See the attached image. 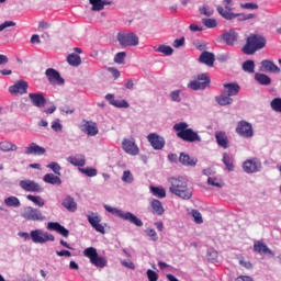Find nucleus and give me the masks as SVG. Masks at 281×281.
I'll use <instances>...</instances> for the list:
<instances>
[{
  "label": "nucleus",
  "mask_w": 281,
  "mask_h": 281,
  "mask_svg": "<svg viewBox=\"0 0 281 281\" xmlns=\"http://www.w3.org/2000/svg\"><path fill=\"white\" fill-rule=\"evenodd\" d=\"M203 25L209 29L216 27L218 25V22H216V19H202Z\"/></svg>",
  "instance_id": "09e8293b"
},
{
  "label": "nucleus",
  "mask_w": 281,
  "mask_h": 281,
  "mask_svg": "<svg viewBox=\"0 0 281 281\" xmlns=\"http://www.w3.org/2000/svg\"><path fill=\"white\" fill-rule=\"evenodd\" d=\"M47 168H49L55 175L60 177V165H58V162H50L47 165Z\"/></svg>",
  "instance_id": "603ef678"
},
{
  "label": "nucleus",
  "mask_w": 281,
  "mask_h": 281,
  "mask_svg": "<svg viewBox=\"0 0 281 281\" xmlns=\"http://www.w3.org/2000/svg\"><path fill=\"white\" fill-rule=\"evenodd\" d=\"M27 81L25 80H19L13 86L9 87V93L12 95H23L27 93Z\"/></svg>",
  "instance_id": "dca6fc26"
},
{
  "label": "nucleus",
  "mask_w": 281,
  "mask_h": 281,
  "mask_svg": "<svg viewBox=\"0 0 281 281\" xmlns=\"http://www.w3.org/2000/svg\"><path fill=\"white\" fill-rule=\"evenodd\" d=\"M147 236L151 238V240H157L159 237L157 236V232L153 228H148L147 231Z\"/></svg>",
  "instance_id": "e2e57ef3"
},
{
  "label": "nucleus",
  "mask_w": 281,
  "mask_h": 281,
  "mask_svg": "<svg viewBox=\"0 0 281 281\" xmlns=\"http://www.w3.org/2000/svg\"><path fill=\"white\" fill-rule=\"evenodd\" d=\"M83 256L86 258H89L91 265H93L98 269H104V267H106L108 265L106 259L104 257H100V255H98V249H95L94 247L86 248L83 250Z\"/></svg>",
  "instance_id": "39448f33"
},
{
  "label": "nucleus",
  "mask_w": 281,
  "mask_h": 281,
  "mask_svg": "<svg viewBox=\"0 0 281 281\" xmlns=\"http://www.w3.org/2000/svg\"><path fill=\"white\" fill-rule=\"evenodd\" d=\"M52 128L55 133H60V131H63V124H60L59 120L53 121Z\"/></svg>",
  "instance_id": "bf43d9fd"
},
{
  "label": "nucleus",
  "mask_w": 281,
  "mask_h": 281,
  "mask_svg": "<svg viewBox=\"0 0 281 281\" xmlns=\"http://www.w3.org/2000/svg\"><path fill=\"white\" fill-rule=\"evenodd\" d=\"M7 207H21V201L19 198L11 195L4 200Z\"/></svg>",
  "instance_id": "58836bf2"
},
{
  "label": "nucleus",
  "mask_w": 281,
  "mask_h": 281,
  "mask_svg": "<svg viewBox=\"0 0 281 281\" xmlns=\"http://www.w3.org/2000/svg\"><path fill=\"white\" fill-rule=\"evenodd\" d=\"M215 102H217V104H220V106H227L229 104H233L234 99H232L229 95L227 94H221L215 97Z\"/></svg>",
  "instance_id": "c9c22d12"
},
{
  "label": "nucleus",
  "mask_w": 281,
  "mask_h": 281,
  "mask_svg": "<svg viewBox=\"0 0 281 281\" xmlns=\"http://www.w3.org/2000/svg\"><path fill=\"white\" fill-rule=\"evenodd\" d=\"M147 140L149 142L154 150H161L164 146H166V139L164 138V136H159L158 134H155V133L148 134Z\"/></svg>",
  "instance_id": "2eb2a0df"
},
{
  "label": "nucleus",
  "mask_w": 281,
  "mask_h": 281,
  "mask_svg": "<svg viewBox=\"0 0 281 281\" xmlns=\"http://www.w3.org/2000/svg\"><path fill=\"white\" fill-rule=\"evenodd\" d=\"M45 75L50 85H65V79L60 77V72H58L56 69L48 68L46 69Z\"/></svg>",
  "instance_id": "a211bd4d"
},
{
  "label": "nucleus",
  "mask_w": 281,
  "mask_h": 281,
  "mask_svg": "<svg viewBox=\"0 0 281 281\" xmlns=\"http://www.w3.org/2000/svg\"><path fill=\"white\" fill-rule=\"evenodd\" d=\"M236 281H254V279H251L250 277H247V276H240L237 278Z\"/></svg>",
  "instance_id": "774afa93"
},
{
  "label": "nucleus",
  "mask_w": 281,
  "mask_h": 281,
  "mask_svg": "<svg viewBox=\"0 0 281 281\" xmlns=\"http://www.w3.org/2000/svg\"><path fill=\"white\" fill-rule=\"evenodd\" d=\"M45 183H49L50 186H63V180L60 176H56L54 173H46L43 178Z\"/></svg>",
  "instance_id": "c85d7f7f"
},
{
  "label": "nucleus",
  "mask_w": 281,
  "mask_h": 281,
  "mask_svg": "<svg viewBox=\"0 0 281 281\" xmlns=\"http://www.w3.org/2000/svg\"><path fill=\"white\" fill-rule=\"evenodd\" d=\"M31 240L35 244L44 245V243H54L56 237L48 232H44L43 229H35L31 232Z\"/></svg>",
  "instance_id": "0eeeda50"
},
{
  "label": "nucleus",
  "mask_w": 281,
  "mask_h": 281,
  "mask_svg": "<svg viewBox=\"0 0 281 281\" xmlns=\"http://www.w3.org/2000/svg\"><path fill=\"white\" fill-rule=\"evenodd\" d=\"M173 131H176L177 137L182 139V142H189L190 144L201 142V136L199 133L190 128V125H188L186 122L176 123L173 125Z\"/></svg>",
  "instance_id": "7ed1b4c3"
},
{
  "label": "nucleus",
  "mask_w": 281,
  "mask_h": 281,
  "mask_svg": "<svg viewBox=\"0 0 281 281\" xmlns=\"http://www.w3.org/2000/svg\"><path fill=\"white\" fill-rule=\"evenodd\" d=\"M150 192L158 199H166V189L159 187H150Z\"/></svg>",
  "instance_id": "79ce46f5"
},
{
  "label": "nucleus",
  "mask_w": 281,
  "mask_h": 281,
  "mask_svg": "<svg viewBox=\"0 0 281 281\" xmlns=\"http://www.w3.org/2000/svg\"><path fill=\"white\" fill-rule=\"evenodd\" d=\"M156 52H159L160 54H165V56H172V54L175 53V49H172V47L170 46H166V45H160Z\"/></svg>",
  "instance_id": "c03bdc74"
},
{
  "label": "nucleus",
  "mask_w": 281,
  "mask_h": 281,
  "mask_svg": "<svg viewBox=\"0 0 281 281\" xmlns=\"http://www.w3.org/2000/svg\"><path fill=\"white\" fill-rule=\"evenodd\" d=\"M223 87V95H228L229 98H232L233 95L240 93V86L238 83H224Z\"/></svg>",
  "instance_id": "5701e85b"
},
{
  "label": "nucleus",
  "mask_w": 281,
  "mask_h": 281,
  "mask_svg": "<svg viewBox=\"0 0 281 281\" xmlns=\"http://www.w3.org/2000/svg\"><path fill=\"white\" fill-rule=\"evenodd\" d=\"M0 150L2 153H10V151L19 150V147L14 145L12 142L2 140L0 142Z\"/></svg>",
  "instance_id": "f704fd0d"
},
{
  "label": "nucleus",
  "mask_w": 281,
  "mask_h": 281,
  "mask_svg": "<svg viewBox=\"0 0 281 281\" xmlns=\"http://www.w3.org/2000/svg\"><path fill=\"white\" fill-rule=\"evenodd\" d=\"M147 278L149 281H157L159 280V274H157V272H155V270H147Z\"/></svg>",
  "instance_id": "4d7b16f0"
},
{
  "label": "nucleus",
  "mask_w": 281,
  "mask_h": 281,
  "mask_svg": "<svg viewBox=\"0 0 281 281\" xmlns=\"http://www.w3.org/2000/svg\"><path fill=\"white\" fill-rule=\"evenodd\" d=\"M235 132L239 137H244L245 139H249L254 137V125L251 123L243 120L237 123Z\"/></svg>",
  "instance_id": "f8f14e48"
},
{
  "label": "nucleus",
  "mask_w": 281,
  "mask_h": 281,
  "mask_svg": "<svg viewBox=\"0 0 281 281\" xmlns=\"http://www.w3.org/2000/svg\"><path fill=\"white\" fill-rule=\"evenodd\" d=\"M56 254L59 257L65 256L66 258H71V251H69V250H57Z\"/></svg>",
  "instance_id": "69168bd1"
},
{
  "label": "nucleus",
  "mask_w": 281,
  "mask_h": 281,
  "mask_svg": "<svg viewBox=\"0 0 281 281\" xmlns=\"http://www.w3.org/2000/svg\"><path fill=\"white\" fill-rule=\"evenodd\" d=\"M105 5H113V1L111 0H99L97 3L92 4V12H101L104 10Z\"/></svg>",
  "instance_id": "e433bc0d"
},
{
  "label": "nucleus",
  "mask_w": 281,
  "mask_h": 281,
  "mask_svg": "<svg viewBox=\"0 0 281 281\" xmlns=\"http://www.w3.org/2000/svg\"><path fill=\"white\" fill-rule=\"evenodd\" d=\"M24 153L25 155L41 156V155H45L47 150L45 149V147H42L36 143H31L29 144V146L25 147Z\"/></svg>",
  "instance_id": "412c9836"
},
{
  "label": "nucleus",
  "mask_w": 281,
  "mask_h": 281,
  "mask_svg": "<svg viewBox=\"0 0 281 281\" xmlns=\"http://www.w3.org/2000/svg\"><path fill=\"white\" fill-rule=\"evenodd\" d=\"M117 41L122 47H137L139 37L135 33H119Z\"/></svg>",
  "instance_id": "6e6552de"
},
{
  "label": "nucleus",
  "mask_w": 281,
  "mask_h": 281,
  "mask_svg": "<svg viewBox=\"0 0 281 281\" xmlns=\"http://www.w3.org/2000/svg\"><path fill=\"white\" fill-rule=\"evenodd\" d=\"M240 8H243L244 10H258V4L254 2H247V3L240 4Z\"/></svg>",
  "instance_id": "052dcab7"
},
{
  "label": "nucleus",
  "mask_w": 281,
  "mask_h": 281,
  "mask_svg": "<svg viewBox=\"0 0 281 281\" xmlns=\"http://www.w3.org/2000/svg\"><path fill=\"white\" fill-rule=\"evenodd\" d=\"M68 164H71V166H77L79 168H82L87 164V159L85 158V155H76L70 156L67 158Z\"/></svg>",
  "instance_id": "bb28decb"
},
{
  "label": "nucleus",
  "mask_w": 281,
  "mask_h": 281,
  "mask_svg": "<svg viewBox=\"0 0 281 281\" xmlns=\"http://www.w3.org/2000/svg\"><path fill=\"white\" fill-rule=\"evenodd\" d=\"M79 172H82L86 177H98V170L95 168H79Z\"/></svg>",
  "instance_id": "a18cd8bd"
},
{
  "label": "nucleus",
  "mask_w": 281,
  "mask_h": 281,
  "mask_svg": "<svg viewBox=\"0 0 281 281\" xmlns=\"http://www.w3.org/2000/svg\"><path fill=\"white\" fill-rule=\"evenodd\" d=\"M215 139L222 148H229V139L227 138V134L225 132L215 133Z\"/></svg>",
  "instance_id": "c756f323"
},
{
  "label": "nucleus",
  "mask_w": 281,
  "mask_h": 281,
  "mask_svg": "<svg viewBox=\"0 0 281 281\" xmlns=\"http://www.w3.org/2000/svg\"><path fill=\"white\" fill-rule=\"evenodd\" d=\"M216 60L213 53H210L207 50L202 52V54L199 57V63L202 65H206V67H214V61Z\"/></svg>",
  "instance_id": "393cba45"
},
{
  "label": "nucleus",
  "mask_w": 281,
  "mask_h": 281,
  "mask_svg": "<svg viewBox=\"0 0 281 281\" xmlns=\"http://www.w3.org/2000/svg\"><path fill=\"white\" fill-rule=\"evenodd\" d=\"M61 205L68 210V212H76L78 210V203H76V200L68 195L64 199Z\"/></svg>",
  "instance_id": "cd10ccee"
},
{
  "label": "nucleus",
  "mask_w": 281,
  "mask_h": 281,
  "mask_svg": "<svg viewBox=\"0 0 281 281\" xmlns=\"http://www.w3.org/2000/svg\"><path fill=\"white\" fill-rule=\"evenodd\" d=\"M67 63L71 65V67H78L82 63V59L80 55L70 54L67 56Z\"/></svg>",
  "instance_id": "ea45409f"
},
{
  "label": "nucleus",
  "mask_w": 281,
  "mask_h": 281,
  "mask_svg": "<svg viewBox=\"0 0 281 281\" xmlns=\"http://www.w3.org/2000/svg\"><path fill=\"white\" fill-rule=\"evenodd\" d=\"M209 186H214L215 188H221V182H217L216 178L209 177Z\"/></svg>",
  "instance_id": "0e129e2a"
},
{
  "label": "nucleus",
  "mask_w": 281,
  "mask_h": 281,
  "mask_svg": "<svg viewBox=\"0 0 281 281\" xmlns=\"http://www.w3.org/2000/svg\"><path fill=\"white\" fill-rule=\"evenodd\" d=\"M122 181H124V183H131L133 181V173H131L128 170L124 171Z\"/></svg>",
  "instance_id": "6e6d98bb"
},
{
  "label": "nucleus",
  "mask_w": 281,
  "mask_h": 281,
  "mask_svg": "<svg viewBox=\"0 0 281 281\" xmlns=\"http://www.w3.org/2000/svg\"><path fill=\"white\" fill-rule=\"evenodd\" d=\"M222 40L226 45L233 47L236 43H238V33L234 30H229L228 32L222 34Z\"/></svg>",
  "instance_id": "a878e982"
},
{
  "label": "nucleus",
  "mask_w": 281,
  "mask_h": 281,
  "mask_svg": "<svg viewBox=\"0 0 281 281\" xmlns=\"http://www.w3.org/2000/svg\"><path fill=\"white\" fill-rule=\"evenodd\" d=\"M179 161L180 164H182V166H191V167L196 166V162H198L195 158H191L190 155L186 153L180 154Z\"/></svg>",
  "instance_id": "72a5a7b5"
},
{
  "label": "nucleus",
  "mask_w": 281,
  "mask_h": 281,
  "mask_svg": "<svg viewBox=\"0 0 281 281\" xmlns=\"http://www.w3.org/2000/svg\"><path fill=\"white\" fill-rule=\"evenodd\" d=\"M14 26H16V22L4 21L2 24H0V32H3V30H8V27H14Z\"/></svg>",
  "instance_id": "864d4df0"
},
{
  "label": "nucleus",
  "mask_w": 281,
  "mask_h": 281,
  "mask_svg": "<svg viewBox=\"0 0 281 281\" xmlns=\"http://www.w3.org/2000/svg\"><path fill=\"white\" fill-rule=\"evenodd\" d=\"M270 105L273 111H277V113H281V98L273 99Z\"/></svg>",
  "instance_id": "de8ad7c7"
},
{
  "label": "nucleus",
  "mask_w": 281,
  "mask_h": 281,
  "mask_svg": "<svg viewBox=\"0 0 281 281\" xmlns=\"http://www.w3.org/2000/svg\"><path fill=\"white\" fill-rule=\"evenodd\" d=\"M21 216L24 221H33L34 223H43V221H46L47 218L41 210L33 206H25Z\"/></svg>",
  "instance_id": "423d86ee"
},
{
  "label": "nucleus",
  "mask_w": 281,
  "mask_h": 281,
  "mask_svg": "<svg viewBox=\"0 0 281 281\" xmlns=\"http://www.w3.org/2000/svg\"><path fill=\"white\" fill-rule=\"evenodd\" d=\"M109 71L112 74L113 78H120V70H117V68H109Z\"/></svg>",
  "instance_id": "338daca9"
},
{
  "label": "nucleus",
  "mask_w": 281,
  "mask_h": 281,
  "mask_svg": "<svg viewBox=\"0 0 281 281\" xmlns=\"http://www.w3.org/2000/svg\"><path fill=\"white\" fill-rule=\"evenodd\" d=\"M255 80L256 82H258V85H261L262 87H269V85H271V77L262 72H256Z\"/></svg>",
  "instance_id": "2f4dec72"
},
{
  "label": "nucleus",
  "mask_w": 281,
  "mask_h": 281,
  "mask_svg": "<svg viewBox=\"0 0 281 281\" xmlns=\"http://www.w3.org/2000/svg\"><path fill=\"white\" fill-rule=\"evenodd\" d=\"M186 45V37H181L179 40H175L172 43V47L179 49V47H183Z\"/></svg>",
  "instance_id": "13d9d810"
},
{
  "label": "nucleus",
  "mask_w": 281,
  "mask_h": 281,
  "mask_svg": "<svg viewBox=\"0 0 281 281\" xmlns=\"http://www.w3.org/2000/svg\"><path fill=\"white\" fill-rule=\"evenodd\" d=\"M192 216H193L195 223H198L199 225H201V223H203V216L201 215V212H199L196 210H192Z\"/></svg>",
  "instance_id": "5fc2aeb1"
},
{
  "label": "nucleus",
  "mask_w": 281,
  "mask_h": 281,
  "mask_svg": "<svg viewBox=\"0 0 281 281\" xmlns=\"http://www.w3.org/2000/svg\"><path fill=\"white\" fill-rule=\"evenodd\" d=\"M241 168L247 175H255L256 172H260V170H262V161L256 157L248 158L243 162Z\"/></svg>",
  "instance_id": "1a4fd4ad"
},
{
  "label": "nucleus",
  "mask_w": 281,
  "mask_h": 281,
  "mask_svg": "<svg viewBox=\"0 0 281 281\" xmlns=\"http://www.w3.org/2000/svg\"><path fill=\"white\" fill-rule=\"evenodd\" d=\"M112 106H116V109H128L130 104L126 100H115Z\"/></svg>",
  "instance_id": "3c124183"
},
{
  "label": "nucleus",
  "mask_w": 281,
  "mask_h": 281,
  "mask_svg": "<svg viewBox=\"0 0 281 281\" xmlns=\"http://www.w3.org/2000/svg\"><path fill=\"white\" fill-rule=\"evenodd\" d=\"M223 5L224 8L221 5L216 7V11L222 19H225L226 21H234V19H238V15L232 12V0H223Z\"/></svg>",
  "instance_id": "9b49d317"
},
{
  "label": "nucleus",
  "mask_w": 281,
  "mask_h": 281,
  "mask_svg": "<svg viewBox=\"0 0 281 281\" xmlns=\"http://www.w3.org/2000/svg\"><path fill=\"white\" fill-rule=\"evenodd\" d=\"M222 161L226 166V170H228V172H234V158L233 157H231L227 153H224Z\"/></svg>",
  "instance_id": "4c0bfd02"
},
{
  "label": "nucleus",
  "mask_w": 281,
  "mask_h": 281,
  "mask_svg": "<svg viewBox=\"0 0 281 281\" xmlns=\"http://www.w3.org/2000/svg\"><path fill=\"white\" fill-rule=\"evenodd\" d=\"M126 58V52H120L114 56V63L117 65H124V59Z\"/></svg>",
  "instance_id": "8fccbe9b"
},
{
  "label": "nucleus",
  "mask_w": 281,
  "mask_h": 281,
  "mask_svg": "<svg viewBox=\"0 0 281 281\" xmlns=\"http://www.w3.org/2000/svg\"><path fill=\"white\" fill-rule=\"evenodd\" d=\"M88 223H90L91 227L95 229V232H99L100 234H104V226L100 223H102V217L98 215V213L91 212L87 215Z\"/></svg>",
  "instance_id": "4468645a"
},
{
  "label": "nucleus",
  "mask_w": 281,
  "mask_h": 281,
  "mask_svg": "<svg viewBox=\"0 0 281 281\" xmlns=\"http://www.w3.org/2000/svg\"><path fill=\"white\" fill-rule=\"evenodd\" d=\"M106 212H110V214H114L115 216H119V218H122L123 221H127L128 223H132V225H136V227H143L144 222L139 220L135 214L131 212H124L120 209H113L109 205L104 206Z\"/></svg>",
  "instance_id": "20e7f679"
},
{
  "label": "nucleus",
  "mask_w": 281,
  "mask_h": 281,
  "mask_svg": "<svg viewBox=\"0 0 281 281\" xmlns=\"http://www.w3.org/2000/svg\"><path fill=\"white\" fill-rule=\"evenodd\" d=\"M168 181L170 183L169 191L171 194H176V196H179L184 201H190V199H192V190L188 188V179L178 177L169 178Z\"/></svg>",
  "instance_id": "f257e3e1"
},
{
  "label": "nucleus",
  "mask_w": 281,
  "mask_h": 281,
  "mask_svg": "<svg viewBox=\"0 0 281 281\" xmlns=\"http://www.w3.org/2000/svg\"><path fill=\"white\" fill-rule=\"evenodd\" d=\"M19 186L24 192H41L43 190L41 184L34 180H21Z\"/></svg>",
  "instance_id": "f3484780"
},
{
  "label": "nucleus",
  "mask_w": 281,
  "mask_h": 281,
  "mask_svg": "<svg viewBox=\"0 0 281 281\" xmlns=\"http://www.w3.org/2000/svg\"><path fill=\"white\" fill-rule=\"evenodd\" d=\"M200 14H203L204 16H212L214 14V9H211L210 5L204 4L199 8Z\"/></svg>",
  "instance_id": "49530a36"
},
{
  "label": "nucleus",
  "mask_w": 281,
  "mask_h": 281,
  "mask_svg": "<svg viewBox=\"0 0 281 281\" xmlns=\"http://www.w3.org/2000/svg\"><path fill=\"white\" fill-rule=\"evenodd\" d=\"M122 148L127 155L135 157L139 155V147L135 143V138H124L122 142Z\"/></svg>",
  "instance_id": "ddd939ff"
},
{
  "label": "nucleus",
  "mask_w": 281,
  "mask_h": 281,
  "mask_svg": "<svg viewBox=\"0 0 281 281\" xmlns=\"http://www.w3.org/2000/svg\"><path fill=\"white\" fill-rule=\"evenodd\" d=\"M26 199L29 201H32V203H34L38 207H43L45 205V200H43V198H41V195L29 194V195H26Z\"/></svg>",
  "instance_id": "a19ab883"
},
{
  "label": "nucleus",
  "mask_w": 281,
  "mask_h": 281,
  "mask_svg": "<svg viewBox=\"0 0 281 281\" xmlns=\"http://www.w3.org/2000/svg\"><path fill=\"white\" fill-rule=\"evenodd\" d=\"M179 93H180L179 90L172 91V92L170 93V98H171V100H172L173 102H181V97H180Z\"/></svg>",
  "instance_id": "680f3d73"
},
{
  "label": "nucleus",
  "mask_w": 281,
  "mask_h": 281,
  "mask_svg": "<svg viewBox=\"0 0 281 281\" xmlns=\"http://www.w3.org/2000/svg\"><path fill=\"white\" fill-rule=\"evenodd\" d=\"M260 71H266L268 74H280V67H278V65L270 59H263L261 61Z\"/></svg>",
  "instance_id": "6ab92c4d"
},
{
  "label": "nucleus",
  "mask_w": 281,
  "mask_h": 281,
  "mask_svg": "<svg viewBox=\"0 0 281 281\" xmlns=\"http://www.w3.org/2000/svg\"><path fill=\"white\" fill-rule=\"evenodd\" d=\"M210 76H207V74H201L198 75L196 79L193 81H190L188 83L189 89H192V91H199V90H203V89H207V87H210Z\"/></svg>",
  "instance_id": "9d476101"
},
{
  "label": "nucleus",
  "mask_w": 281,
  "mask_h": 281,
  "mask_svg": "<svg viewBox=\"0 0 281 281\" xmlns=\"http://www.w3.org/2000/svg\"><path fill=\"white\" fill-rule=\"evenodd\" d=\"M254 251H256L257 254H269L270 256L273 255V251L271 249H269V247L267 246V244L262 243V241H256L254 244Z\"/></svg>",
  "instance_id": "7c9ffc66"
},
{
  "label": "nucleus",
  "mask_w": 281,
  "mask_h": 281,
  "mask_svg": "<svg viewBox=\"0 0 281 281\" xmlns=\"http://www.w3.org/2000/svg\"><path fill=\"white\" fill-rule=\"evenodd\" d=\"M81 131L82 133H86V135H89L90 137H95V135H98L99 133L98 125H95V123H91L88 121L83 122V124L81 125Z\"/></svg>",
  "instance_id": "b1692460"
},
{
  "label": "nucleus",
  "mask_w": 281,
  "mask_h": 281,
  "mask_svg": "<svg viewBox=\"0 0 281 281\" xmlns=\"http://www.w3.org/2000/svg\"><path fill=\"white\" fill-rule=\"evenodd\" d=\"M243 69L247 74H254V71L256 69V64L254 63V60L248 59V60L244 61Z\"/></svg>",
  "instance_id": "37998d69"
},
{
  "label": "nucleus",
  "mask_w": 281,
  "mask_h": 281,
  "mask_svg": "<svg viewBox=\"0 0 281 281\" xmlns=\"http://www.w3.org/2000/svg\"><path fill=\"white\" fill-rule=\"evenodd\" d=\"M47 229L57 232V234H60L64 238H69V229L65 228V226L60 225L58 222H49L47 224Z\"/></svg>",
  "instance_id": "aec40b11"
},
{
  "label": "nucleus",
  "mask_w": 281,
  "mask_h": 281,
  "mask_svg": "<svg viewBox=\"0 0 281 281\" xmlns=\"http://www.w3.org/2000/svg\"><path fill=\"white\" fill-rule=\"evenodd\" d=\"M150 205L153 214H155L156 216H164V212H166V210H164V204L161 203V201L153 200Z\"/></svg>",
  "instance_id": "473e14b6"
},
{
  "label": "nucleus",
  "mask_w": 281,
  "mask_h": 281,
  "mask_svg": "<svg viewBox=\"0 0 281 281\" xmlns=\"http://www.w3.org/2000/svg\"><path fill=\"white\" fill-rule=\"evenodd\" d=\"M29 98L33 104V106H37V109H43L45 104H47V100L43 95V93H30Z\"/></svg>",
  "instance_id": "4be33fe9"
},
{
  "label": "nucleus",
  "mask_w": 281,
  "mask_h": 281,
  "mask_svg": "<svg viewBox=\"0 0 281 281\" xmlns=\"http://www.w3.org/2000/svg\"><path fill=\"white\" fill-rule=\"evenodd\" d=\"M265 47H267V38L260 34L252 33L246 38V44L243 46L241 52L246 56H254L256 52H260Z\"/></svg>",
  "instance_id": "f03ea898"
}]
</instances>
